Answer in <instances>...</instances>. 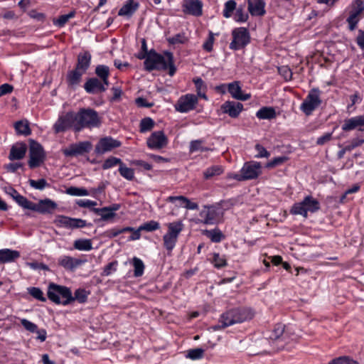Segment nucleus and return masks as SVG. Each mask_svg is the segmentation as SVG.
<instances>
[{"mask_svg": "<svg viewBox=\"0 0 364 364\" xmlns=\"http://www.w3.org/2000/svg\"><path fill=\"white\" fill-rule=\"evenodd\" d=\"M28 165L30 168H36L41 166L46 159V154L43 146L38 141L30 139L28 149Z\"/></svg>", "mask_w": 364, "mask_h": 364, "instance_id": "obj_5", "label": "nucleus"}, {"mask_svg": "<svg viewBox=\"0 0 364 364\" xmlns=\"http://www.w3.org/2000/svg\"><path fill=\"white\" fill-rule=\"evenodd\" d=\"M179 200L185 204V208L188 210H197L198 209V205L196 203L191 202L188 198L183 196H169L167 198L166 201L174 202Z\"/></svg>", "mask_w": 364, "mask_h": 364, "instance_id": "obj_30", "label": "nucleus"}, {"mask_svg": "<svg viewBox=\"0 0 364 364\" xmlns=\"http://www.w3.org/2000/svg\"><path fill=\"white\" fill-rule=\"evenodd\" d=\"M121 205L119 204H112L110 206L105 207L102 208H92L91 210L94 213H100L102 211H111L112 213H114L120 208Z\"/></svg>", "mask_w": 364, "mask_h": 364, "instance_id": "obj_55", "label": "nucleus"}, {"mask_svg": "<svg viewBox=\"0 0 364 364\" xmlns=\"http://www.w3.org/2000/svg\"><path fill=\"white\" fill-rule=\"evenodd\" d=\"M204 354L203 349L200 348H196L193 349H191L188 351V354L186 355L187 358H191L192 360H197L202 358Z\"/></svg>", "mask_w": 364, "mask_h": 364, "instance_id": "obj_45", "label": "nucleus"}, {"mask_svg": "<svg viewBox=\"0 0 364 364\" xmlns=\"http://www.w3.org/2000/svg\"><path fill=\"white\" fill-rule=\"evenodd\" d=\"M255 149L257 151V154L256 155L257 158H268L270 155L266 149L260 144H256Z\"/></svg>", "mask_w": 364, "mask_h": 364, "instance_id": "obj_59", "label": "nucleus"}, {"mask_svg": "<svg viewBox=\"0 0 364 364\" xmlns=\"http://www.w3.org/2000/svg\"><path fill=\"white\" fill-rule=\"evenodd\" d=\"M279 73L284 77L286 80L291 79L292 72L287 67H282L279 68Z\"/></svg>", "mask_w": 364, "mask_h": 364, "instance_id": "obj_61", "label": "nucleus"}, {"mask_svg": "<svg viewBox=\"0 0 364 364\" xmlns=\"http://www.w3.org/2000/svg\"><path fill=\"white\" fill-rule=\"evenodd\" d=\"M28 183L33 188L40 191H42L46 187L50 186L49 183L44 178H41L38 180L29 179Z\"/></svg>", "mask_w": 364, "mask_h": 364, "instance_id": "obj_37", "label": "nucleus"}, {"mask_svg": "<svg viewBox=\"0 0 364 364\" xmlns=\"http://www.w3.org/2000/svg\"><path fill=\"white\" fill-rule=\"evenodd\" d=\"M56 208V204L50 199L41 200L37 203H33V211H36L40 213H50L54 210Z\"/></svg>", "mask_w": 364, "mask_h": 364, "instance_id": "obj_17", "label": "nucleus"}, {"mask_svg": "<svg viewBox=\"0 0 364 364\" xmlns=\"http://www.w3.org/2000/svg\"><path fill=\"white\" fill-rule=\"evenodd\" d=\"M139 4L134 0H128L127 3L119 9V16H131L138 9Z\"/></svg>", "mask_w": 364, "mask_h": 364, "instance_id": "obj_29", "label": "nucleus"}, {"mask_svg": "<svg viewBox=\"0 0 364 364\" xmlns=\"http://www.w3.org/2000/svg\"><path fill=\"white\" fill-rule=\"evenodd\" d=\"M87 225V223L84 220L70 218V228H80Z\"/></svg>", "mask_w": 364, "mask_h": 364, "instance_id": "obj_52", "label": "nucleus"}, {"mask_svg": "<svg viewBox=\"0 0 364 364\" xmlns=\"http://www.w3.org/2000/svg\"><path fill=\"white\" fill-rule=\"evenodd\" d=\"M14 128L18 134L28 136L31 131L29 127V123L27 120H20L15 123Z\"/></svg>", "mask_w": 364, "mask_h": 364, "instance_id": "obj_31", "label": "nucleus"}, {"mask_svg": "<svg viewBox=\"0 0 364 364\" xmlns=\"http://www.w3.org/2000/svg\"><path fill=\"white\" fill-rule=\"evenodd\" d=\"M203 140L200 139L191 141L189 146V151L193 153L197 151H208L211 150L210 148L203 146Z\"/></svg>", "mask_w": 364, "mask_h": 364, "instance_id": "obj_35", "label": "nucleus"}, {"mask_svg": "<svg viewBox=\"0 0 364 364\" xmlns=\"http://www.w3.org/2000/svg\"><path fill=\"white\" fill-rule=\"evenodd\" d=\"M73 247L80 251H90L92 249V241L90 239H78L74 242Z\"/></svg>", "mask_w": 364, "mask_h": 364, "instance_id": "obj_33", "label": "nucleus"}, {"mask_svg": "<svg viewBox=\"0 0 364 364\" xmlns=\"http://www.w3.org/2000/svg\"><path fill=\"white\" fill-rule=\"evenodd\" d=\"M84 88L88 93H95L105 91V87L96 77L90 78L84 85Z\"/></svg>", "mask_w": 364, "mask_h": 364, "instance_id": "obj_25", "label": "nucleus"}, {"mask_svg": "<svg viewBox=\"0 0 364 364\" xmlns=\"http://www.w3.org/2000/svg\"><path fill=\"white\" fill-rule=\"evenodd\" d=\"M262 172V166L259 162L249 161L245 163L240 173H243L246 180L257 178Z\"/></svg>", "mask_w": 364, "mask_h": 364, "instance_id": "obj_13", "label": "nucleus"}, {"mask_svg": "<svg viewBox=\"0 0 364 364\" xmlns=\"http://www.w3.org/2000/svg\"><path fill=\"white\" fill-rule=\"evenodd\" d=\"M100 124L98 114L92 109H80L77 114L70 112V128L75 132H80L85 127H97Z\"/></svg>", "mask_w": 364, "mask_h": 364, "instance_id": "obj_3", "label": "nucleus"}, {"mask_svg": "<svg viewBox=\"0 0 364 364\" xmlns=\"http://www.w3.org/2000/svg\"><path fill=\"white\" fill-rule=\"evenodd\" d=\"M183 230L181 222L171 223L168 225V232L164 235V245L168 251H171L176 243L178 236Z\"/></svg>", "mask_w": 364, "mask_h": 364, "instance_id": "obj_9", "label": "nucleus"}, {"mask_svg": "<svg viewBox=\"0 0 364 364\" xmlns=\"http://www.w3.org/2000/svg\"><path fill=\"white\" fill-rule=\"evenodd\" d=\"M160 228L159 223L154 220L147 222L139 227V230L151 232Z\"/></svg>", "mask_w": 364, "mask_h": 364, "instance_id": "obj_47", "label": "nucleus"}, {"mask_svg": "<svg viewBox=\"0 0 364 364\" xmlns=\"http://www.w3.org/2000/svg\"><path fill=\"white\" fill-rule=\"evenodd\" d=\"M212 262L216 268H221L227 265L226 259L219 253H214Z\"/></svg>", "mask_w": 364, "mask_h": 364, "instance_id": "obj_48", "label": "nucleus"}, {"mask_svg": "<svg viewBox=\"0 0 364 364\" xmlns=\"http://www.w3.org/2000/svg\"><path fill=\"white\" fill-rule=\"evenodd\" d=\"M201 222L205 224H214L217 220L218 214L213 207H205L200 213Z\"/></svg>", "mask_w": 364, "mask_h": 364, "instance_id": "obj_24", "label": "nucleus"}, {"mask_svg": "<svg viewBox=\"0 0 364 364\" xmlns=\"http://www.w3.org/2000/svg\"><path fill=\"white\" fill-rule=\"evenodd\" d=\"M167 143L168 139L162 131L153 132L147 139V146L152 149H161Z\"/></svg>", "mask_w": 364, "mask_h": 364, "instance_id": "obj_14", "label": "nucleus"}, {"mask_svg": "<svg viewBox=\"0 0 364 364\" xmlns=\"http://www.w3.org/2000/svg\"><path fill=\"white\" fill-rule=\"evenodd\" d=\"M242 109V103L234 101H227L221 106L223 112L232 118L238 117Z\"/></svg>", "mask_w": 364, "mask_h": 364, "instance_id": "obj_16", "label": "nucleus"}, {"mask_svg": "<svg viewBox=\"0 0 364 364\" xmlns=\"http://www.w3.org/2000/svg\"><path fill=\"white\" fill-rule=\"evenodd\" d=\"M264 0H248V11L252 16H263L265 14Z\"/></svg>", "mask_w": 364, "mask_h": 364, "instance_id": "obj_23", "label": "nucleus"}, {"mask_svg": "<svg viewBox=\"0 0 364 364\" xmlns=\"http://www.w3.org/2000/svg\"><path fill=\"white\" fill-rule=\"evenodd\" d=\"M288 159V158L287 156H279V157H276L274 158L273 160H272L271 161H269L267 164V167H274V166H278V165H280L283 163H284L285 161H287Z\"/></svg>", "mask_w": 364, "mask_h": 364, "instance_id": "obj_58", "label": "nucleus"}, {"mask_svg": "<svg viewBox=\"0 0 364 364\" xmlns=\"http://www.w3.org/2000/svg\"><path fill=\"white\" fill-rule=\"evenodd\" d=\"M232 41L230 43L232 50L244 48L250 41V36L247 28L240 27L235 28L232 32Z\"/></svg>", "mask_w": 364, "mask_h": 364, "instance_id": "obj_7", "label": "nucleus"}, {"mask_svg": "<svg viewBox=\"0 0 364 364\" xmlns=\"http://www.w3.org/2000/svg\"><path fill=\"white\" fill-rule=\"evenodd\" d=\"M48 299L55 304H68V288L50 284L48 289Z\"/></svg>", "mask_w": 364, "mask_h": 364, "instance_id": "obj_8", "label": "nucleus"}, {"mask_svg": "<svg viewBox=\"0 0 364 364\" xmlns=\"http://www.w3.org/2000/svg\"><path fill=\"white\" fill-rule=\"evenodd\" d=\"M119 172L122 176L129 181H132L134 178V169L127 167L123 163L119 168Z\"/></svg>", "mask_w": 364, "mask_h": 364, "instance_id": "obj_39", "label": "nucleus"}, {"mask_svg": "<svg viewBox=\"0 0 364 364\" xmlns=\"http://www.w3.org/2000/svg\"><path fill=\"white\" fill-rule=\"evenodd\" d=\"M228 92L236 100L242 101L247 100L250 98V94H242L238 82H234L228 85Z\"/></svg>", "mask_w": 364, "mask_h": 364, "instance_id": "obj_26", "label": "nucleus"}, {"mask_svg": "<svg viewBox=\"0 0 364 364\" xmlns=\"http://www.w3.org/2000/svg\"><path fill=\"white\" fill-rule=\"evenodd\" d=\"M89 292L84 289H78L75 291L74 296H72L70 291V303L77 301L80 303H85L87 299Z\"/></svg>", "mask_w": 364, "mask_h": 364, "instance_id": "obj_34", "label": "nucleus"}, {"mask_svg": "<svg viewBox=\"0 0 364 364\" xmlns=\"http://www.w3.org/2000/svg\"><path fill=\"white\" fill-rule=\"evenodd\" d=\"M198 103V97L193 94H187L181 96L176 104L175 108L180 112H187L195 109Z\"/></svg>", "mask_w": 364, "mask_h": 364, "instance_id": "obj_12", "label": "nucleus"}, {"mask_svg": "<svg viewBox=\"0 0 364 364\" xmlns=\"http://www.w3.org/2000/svg\"><path fill=\"white\" fill-rule=\"evenodd\" d=\"M12 91L13 86L8 83H4L0 86V97L9 94Z\"/></svg>", "mask_w": 364, "mask_h": 364, "instance_id": "obj_62", "label": "nucleus"}, {"mask_svg": "<svg viewBox=\"0 0 364 364\" xmlns=\"http://www.w3.org/2000/svg\"><path fill=\"white\" fill-rule=\"evenodd\" d=\"M53 130L55 134L65 132L68 128V112H62L53 124Z\"/></svg>", "mask_w": 364, "mask_h": 364, "instance_id": "obj_22", "label": "nucleus"}, {"mask_svg": "<svg viewBox=\"0 0 364 364\" xmlns=\"http://www.w3.org/2000/svg\"><path fill=\"white\" fill-rule=\"evenodd\" d=\"M122 164V161H121L120 159L111 156L105 161V162L102 165V168L104 169H108L117 164H119L120 166Z\"/></svg>", "mask_w": 364, "mask_h": 364, "instance_id": "obj_49", "label": "nucleus"}, {"mask_svg": "<svg viewBox=\"0 0 364 364\" xmlns=\"http://www.w3.org/2000/svg\"><path fill=\"white\" fill-rule=\"evenodd\" d=\"M248 15L245 14L242 8H238L235 13V20L238 22H245L247 21Z\"/></svg>", "mask_w": 364, "mask_h": 364, "instance_id": "obj_60", "label": "nucleus"}, {"mask_svg": "<svg viewBox=\"0 0 364 364\" xmlns=\"http://www.w3.org/2000/svg\"><path fill=\"white\" fill-rule=\"evenodd\" d=\"M133 265L134 267V276L135 277H140L143 274L144 269V265L143 262L137 258L134 257L133 258Z\"/></svg>", "mask_w": 364, "mask_h": 364, "instance_id": "obj_42", "label": "nucleus"}, {"mask_svg": "<svg viewBox=\"0 0 364 364\" xmlns=\"http://www.w3.org/2000/svg\"><path fill=\"white\" fill-rule=\"evenodd\" d=\"M28 292L30 295L38 301H46V297L43 296V291L38 287H29L28 288Z\"/></svg>", "mask_w": 364, "mask_h": 364, "instance_id": "obj_43", "label": "nucleus"}, {"mask_svg": "<svg viewBox=\"0 0 364 364\" xmlns=\"http://www.w3.org/2000/svg\"><path fill=\"white\" fill-rule=\"evenodd\" d=\"M320 209L319 202L311 196H307L300 202L294 204L290 210L293 215H301L307 218L308 211L314 213Z\"/></svg>", "mask_w": 364, "mask_h": 364, "instance_id": "obj_6", "label": "nucleus"}, {"mask_svg": "<svg viewBox=\"0 0 364 364\" xmlns=\"http://www.w3.org/2000/svg\"><path fill=\"white\" fill-rule=\"evenodd\" d=\"M236 9V2L234 0H230L225 4V9L223 11V16L225 18L231 16L232 13Z\"/></svg>", "mask_w": 364, "mask_h": 364, "instance_id": "obj_46", "label": "nucleus"}, {"mask_svg": "<svg viewBox=\"0 0 364 364\" xmlns=\"http://www.w3.org/2000/svg\"><path fill=\"white\" fill-rule=\"evenodd\" d=\"M256 116L262 119H271L275 118L277 114L273 107H264L257 112Z\"/></svg>", "mask_w": 364, "mask_h": 364, "instance_id": "obj_32", "label": "nucleus"}, {"mask_svg": "<svg viewBox=\"0 0 364 364\" xmlns=\"http://www.w3.org/2000/svg\"><path fill=\"white\" fill-rule=\"evenodd\" d=\"M95 73L100 78H108L109 77V68L106 65H98L95 69Z\"/></svg>", "mask_w": 364, "mask_h": 364, "instance_id": "obj_51", "label": "nucleus"}, {"mask_svg": "<svg viewBox=\"0 0 364 364\" xmlns=\"http://www.w3.org/2000/svg\"><path fill=\"white\" fill-rule=\"evenodd\" d=\"M20 252L11 249L0 250V264L11 263L20 257Z\"/></svg>", "mask_w": 364, "mask_h": 364, "instance_id": "obj_21", "label": "nucleus"}, {"mask_svg": "<svg viewBox=\"0 0 364 364\" xmlns=\"http://www.w3.org/2000/svg\"><path fill=\"white\" fill-rule=\"evenodd\" d=\"M87 262L85 259H77L70 257V270H74L75 268Z\"/></svg>", "mask_w": 364, "mask_h": 364, "instance_id": "obj_56", "label": "nucleus"}, {"mask_svg": "<svg viewBox=\"0 0 364 364\" xmlns=\"http://www.w3.org/2000/svg\"><path fill=\"white\" fill-rule=\"evenodd\" d=\"M223 173V168L220 166H213L207 168L204 173V178L210 179L215 176H219Z\"/></svg>", "mask_w": 364, "mask_h": 364, "instance_id": "obj_36", "label": "nucleus"}, {"mask_svg": "<svg viewBox=\"0 0 364 364\" xmlns=\"http://www.w3.org/2000/svg\"><path fill=\"white\" fill-rule=\"evenodd\" d=\"M70 195H72V196H87L88 192L85 188L71 186V187H70Z\"/></svg>", "mask_w": 364, "mask_h": 364, "instance_id": "obj_57", "label": "nucleus"}, {"mask_svg": "<svg viewBox=\"0 0 364 364\" xmlns=\"http://www.w3.org/2000/svg\"><path fill=\"white\" fill-rule=\"evenodd\" d=\"M85 73L75 68V69L70 73V85H78L81 81L82 75Z\"/></svg>", "mask_w": 364, "mask_h": 364, "instance_id": "obj_40", "label": "nucleus"}, {"mask_svg": "<svg viewBox=\"0 0 364 364\" xmlns=\"http://www.w3.org/2000/svg\"><path fill=\"white\" fill-rule=\"evenodd\" d=\"M357 44L360 48L364 49V31L362 30L358 31V35L356 38Z\"/></svg>", "mask_w": 364, "mask_h": 364, "instance_id": "obj_64", "label": "nucleus"}, {"mask_svg": "<svg viewBox=\"0 0 364 364\" xmlns=\"http://www.w3.org/2000/svg\"><path fill=\"white\" fill-rule=\"evenodd\" d=\"M16 203L23 208V209L31 210H32L33 203L31 200H28L25 196L19 194L18 196L15 200Z\"/></svg>", "mask_w": 364, "mask_h": 364, "instance_id": "obj_38", "label": "nucleus"}, {"mask_svg": "<svg viewBox=\"0 0 364 364\" xmlns=\"http://www.w3.org/2000/svg\"><path fill=\"white\" fill-rule=\"evenodd\" d=\"M144 68L147 71L167 70L170 76H173L176 70L173 62V53L166 51L163 55L156 52L155 50H149V55L144 62Z\"/></svg>", "mask_w": 364, "mask_h": 364, "instance_id": "obj_2", "label": "nucleus"}, {"mask_svg": "<svg viewBox=\"0 0 364 364\" xmlns=\"http://www.w3.org/2000/svg\"><path fill=\"white\" fill-rule=\"evenodd\" d=\"M91 55L90 52L85 50L80 53L77 55V63L76 68L85 73L90 65Z\"/></svg>", "mask_w": 364, "mask_h": 364, "instance_id": "obj_27", "label": "nucleus"}, {"mask_svg": "<svg viewBox=\"0 0 364 364\" xmlns=\"http://www.w3.org/2000/svg\"><path fill=\"white\" fill-rule=\"evenodd\" d=\"M67 21H68V14H64L60 16L58 19L53 20V23L56 26L62 27Z\"/></svg>", "mask_w": 364, "mask_h": 364, "instance_id": "obj_63", "label": "nucleus"}, {"mask_svg": "<svg viewBox=\"0 0 364 364\" xmlns=\"http://www.w3.org/2000/svg\"><path fill=\"white\" fill-rule=\"evenodd\" d=\"M290 333L285 330V326L277 323L274 326L269 338H262L257 343V350L255 354L270 353L279 350L289 343Z\"/></svg>", "mask_w": 364, "mask_h": 364, "instance_id": "obj_1", "label": "nucleus"}, {"mask_svg": "<svg viewBox=\"0 0 364 364\" xmlns=\"http://www.w3.org/2000/svg\"><path fill=\"white\" fill-rule=\"evenodd\" d=\"M154 121L150 117H145L141 120L140 132H146L150 131L154 126Z\"/></svg>", "mask_w": 364, "mask_h": 364, "instance_id": "obj_41", "label": "nucleus"}, {"mask_svg": "<svg viewBox=\"0 0 364 364\" xmlns=\"http://www.w3.org/2000/svg\"><path fill=\"white\" fill-rule=\"evenodd\" d=\"M186 41V38L183 33H178L174 36L169 38L168 41L169 43L175 45L178 43H184Z\"/></svg>", "mask_w": 364, "mask_h": 364, "instance_id": "obj_54", "label": "nucleus"}, {"mask_svg": "<svg viewBox=\"0 0 364 364\" xmlns=\"http://www.w3.org/2000/svg\"><path fill=\"white\" fill-rule=\"evenodd\" d=\"M364 11V2L363 0H355L351 6L350 15L347 18L349 29L350 31L355 30L356 26L360 20L359 16Z\"/></svg>", "mask_w": 364, "mask_h": 364, "instance_id": "obj_11", "label": "nucleus"}, {"mask_svg": "<svg viewBox=\"0 0 364 364\" xmlns=\"http://www.w3.org/2000/svg\"><path fill=\"white\" fill-rule=\"evenodd\" d=\"M120 146L121 142L119 141L114 139L112 137H105L101 139L96 145L95 151L97 154H104Z\"/></svg>", "mask_w": 364, "mask_h": 364, "instance_id": "obj_15", "label": "nucleus"}, {"mask_svg": "<svg viewBox=\"0 0 364 364\" xmlns=\"http://www.w3.org/2000/svg\"><path fill=\"white\" fill-rule=\"evenodd\" d=\"M20 321L21 325L26 331L31 333H34L37 331L38 326L36 323L28 321L26 318H21Z\"/></svg>", "mask_w": 364, "mask_h": 364, "instance_id": "obj_50", "label": "nucleus"}, {"mask_svg": "<svg viewBox=\"0 0 364 364\" xmlns=\"http://www.w3.org/2000/svg\"><path fill=\"white\" fill-rule=\"evenodd\" d=\"M27 146L25 143H16L11 146L9 159L11 161L22 159L25 156Z\"/></svg>", "mask_w": 364, "mask_h": 364, "instance_id": "obj_19", "label": "nucleus"}, {"mask_svg": "<svg viewBox=\"0 0 364 364\" xmlns=\"http://www.w3.org/2000/svg\"><path fill=\"white\" fill-rule=\"evenodd\" d=\"M202 6L199 0H188L185 5L186 11L196 16L202 15Z\"/></svg>", "mask_w": 364, "mask_h": 364, "instance_id": "obj_28", "label": "nucleus"}, {"mask_svg": "<svg viewBox=\"0 0 364 364\" xmlns=\"http://www.w3.org/2000/svg\"><path fill=\"white\" fill-rule=\"evenodd\" d=\"M329 364H359L357 361L348 357H340L333 359Z\"/></svg>", "mask_w": 364, "mask_h": 364, "instance_id": "obj_53", "label": "nucleus"}, {"mask_svg": "<svg viewBox=\"0 0 364 364\" xmlns=\"http://www.w3.org/2000/svg\"><path fill=\"white\" fill-rule=\"evenodd\" d=\"M92 146V144L87 141L73 144L70 146V156L82 155L89 153Z\"/></svg>", "mask_w": 364, "mask_h": 364, "instance_id": "obj_20", "label": "nucleus"}, {"mask_svg": "<svg viewBox=\"0 0 364 364\" xmlns=\"http://www.w3.org/2000/svg\"><path fill=\"white\" fill-rule=\"evenodd\" d=\"M321 104L320 97V91L318 89L314 88L308 94L306 99L301 105V109L306 115H310L314 109L318 108Z\"/></svg>", "mask_w": 364, "mask_h": 364, "instance_id": "obj_10", "label": "nucleus"}, {"mask_svg": "<svg viewBox=\"0 0 364 364\" xmlns=\"http://www.w3.org/2000/svg\"><path fill=\"white\" fill-rule=\"evenodd\" d=\"M362 127H364V115L357 116L344 120L342 126L343 131L348 132L358 128L359 130H363Z\"/></svg>", "mask_w": 364, "mask_h": 364, "instance_id": "obj_18", "label": "nucleus"}, {"mask_svg": "<svg viewBox=\"0 0 364 364\" xmlns=\"http://www.w3.org/2000/svg\"><path fill=\"white\" fill-rule=\"evenodd\" d=\"M254 313L250 309L247 308H235L230 309L223 313L220 318L221 325H215L212 326L214 331L226 328L229 326L237 323H242L253 318Z\"/></svg>", "mask_w": 364, "mask_h": 364, "instance_id": "obj_4", "label": "nucleus"}, {"mask_svg": "<svg viewBox=\"0 0 364 364\" xmlns=\"http://www.w3.org/2000/svg\"><path fill=\"white\" fill-rule=\"evenodd\" d=\"M206 235L213 242H219L221 241L222 238L224 237L223 233L219 230H207Z\"/></svg>", "mask_w": 364, "mask_h": 364, "instance_id": "obj_44", "label": "nucleus"}]
</instances>
